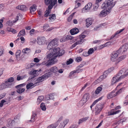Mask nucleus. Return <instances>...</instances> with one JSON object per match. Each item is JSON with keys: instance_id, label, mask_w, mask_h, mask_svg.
Here are the masks:
<instances>
[{"instance_id": "nucleus-1", "label": "nucleus", "mask_w": 128, "mask_h": 128, "mask_svg": "<svg viewBox=\"0 0 128 128\" xmlns=\"http://www.w3.org/2000/svg\"><path fill=\"white\" fill-rule=\"evenodd\" d=\"M65 53L64 50H61L59 48H54L52 51L47 56V58H49V60H46L43 62L42 64L46 66L53 64L57 62V60L56 58L57 57L62 56Z\"/></svg>"}, {"instance_id": "nucleus-2", "label": "nucleus", "mask_w": 128, "mask_h": 128, "mask_svg": "<svg viewBox=\"0 0 128 128\" xmlns=\"http://www.w3.org/2000/svg\"><path fill=\"white\" fill-rule=\"evenodd\" d=\"M85 35L81 34L79 36L76 38L74 40L75 41H77L76 42L74 43L72 46V48H74L78 45L81 44L85 41V39H84L86 37Z\"/></svg>"}, {"instance_id": "nucleus-3", "label": "nucleus", "mask_w": 128, "mask_h": 128, "mask_svg": "<svg viewBox=\"0 0 128 128\" xmlns=\"http://www.w3.org/2000/svg\"><path fill=\"white\" fill-rule=\"evenodd\" d=\"M115 4L113 0H108L106 2L103 4L102 6L104 8H106L110 12L111 9Z\"/></svg>"}, {"instance_id": "nucleus-4", "label": "nucleus", "mask_w": 128, "mask_h": 128, "mask_svg": "<svg viewBox=\"0 0 128 128\" xmlns=\"http://www.w3.org/2000/svg\"><path fill=\"white\" fill-rule=\"evenodd\" d=\"M58 43V40L56 38H54L49 43L47 47V48L48 50H52L51 52L53 50L56 48H54L55 46H57Z\"/></svg>"}, {"instance_id": "nucleus-5", "label": "nucleus", "mask_w": 128, "mask_h": 128, "mask_svg": "<svg viewBox=\"0 0 128 128\" xmlns=\"http://www.w3.org/2000/svg\"><path fill=\"white\" fill-rule=\"evenodd\" d=\"M50 72H49L48 73H46L44 75L38 78L35 82L36 85H38L40 82L45 80L50 76Z\"/></svg>"}, {"instance_id": "nucleus-6", "label": "nucleus", "mask_w": 128, "mask_h": 128, "mask_svg": "<svg viewBox=\"0 0 128 128\" xmlns=\"http://www.w3.org/2000/svg\"><path fill=\"white\" fill-rule=\"evenodd\" d=\"M46 5H48V8L52 9V7L57 3V0H44Z\"/></svg>"}, {"instance_id": "nucleus-7", "label": "nucleus", "mask_w": 128, "mask_h": 128, "mask_svg": "<svg viewBox=\"0 0 128 128\" xmlns=\"http://www.w3.org/2000/svg\"><path fill=\"white\" fill-rule=\"evenodd\" d=\"M118 52L114 51L112 52L110 55V60L112 62H116L118 60Z\"/></svg>"}, {"instance_id": "nucleus-8", "label": "nucleus", "mask_w": 128, "mask_h": 128, "mask_svg": "<svg viewBox=\"0 0 128 128\" xmlns=\"http://www.w3.org/2000/svg\"><path fill=\"white\" fill-rule=\"evenodd\" d=\"M123 78V76H118L116 75L112 78L111 80V84L112 85H113L117 82L121 80Z\"/></svg>"}, {"instance_id": "nucleus-9", "label": "nucleus", "mask_w": 128, "mask_h": 128, "mask_svg": "<svg viewBox=\"0 0 128 128\" xmlns=\"http://www.w3.org/2000/svg\"><path fill=\"white\" fill-rule=\"evenodd\" d=\"M40 71L41 70H32L30 73V74H31V76L29 78L28 80H29L36 76L38 72Z\"/></svg>"}, {"instance_id": "nucleus-10", "label": "nucleus", "mask_w": 128, "mask_h": 128, "mask_svg": "<svg viewBox=\"0 0 128 128\" xmlns=\"http://www.w3.org/2000/svg\"><path fill=\"white\" fill-rule=\"evenodd\" d=\"M126 70L122 68L120 71L118 73L116 74L118 76H123V78H122V79L126 78L128 76Z\"/></svg>"}, {"instance_id": "nucleus-11", "label": "nucleus", "mask_w": 128, "mask_h": 128, "mask_svg": "<svg viewBox=\"0 0 128 128\" xmlns=\"http://www.w3.org/2000/svg\"><path fill=\"white\" fill-rule=\"evenodd\" d=\"M46 40L44 37H38L37 38V42L39 45H42L45 43Z\"/></svg>"}, {"instance_id": "nucleus-12", "label": "nucleus", "mask_w": 128, "mask_h": 128, "mask_svg": "<svg viewBox=\"0 0 128 128\" xmlns=\"http://www.w3.org/2000/svg\"><path fill=\"white\" fill-rule=\"evenodd\" d=\"M120 108V106H116L115 109L112 110L110 112H108V114L109 115H112L118 114L120 112V110H117Z\"/></svg>"}, {"instance_id": "nucleus-13", "label": "nucleus", "mask_w": 128, "mask_h": 128, "mask_svg": "<svg viewBox=\"0 0 128 128\" xmlns=\"http://www.w3.org/2000/svg\"><path fill=\"white\" fill-rule=\"evenodd\" d=\"M92 5V4L91 3L89 2L88 3L86 6L84 8L82 9V12L83 13H84L88 11L91 8Z\"/></svg>"}, {"instance_id": "nucleus-14", "label": "nucleus", "mask_w": 128, "mask_h": 128, "mask_svg": "<svg viewBox=\"0 0 128 128\" xmlns=\"http://www.w3.org/2000/svg\"><path fill=\"white\" fill-rule=\"evenodd\" d=\"M69 121L68 119L66 118L64 119L61 122L58 128H64L68 123Z\"/></svg>"}, {"instance_id": "nucleus-15", "label": "nucleus", "mask_w": 128, "mask_h": 128, "mask_svg": "<svg viewBox=\"0 0 128 128\" xmlns=\"http://www.w3.org/2000/svg\"><path fill=\"white\" fill-rule=\"evenodd\" d=\"M62 117H61L58 119L56 122L50 125L47 127L46 128H56L58 126V122L62 120Z\"/></svg>"}, {"instance_id": "nucleus-16", "label": "nucleus", "mask_w": 128, "mask_h": 128, "mask_svg": "<svg viewBox=\"0 0 128 128\" xmlns=\"http://www.w3.org/2000/svg\"><path fill=\"white\" fill-rule=\"evenodd\" d=\"M109 10H108L106 8L102 11L99 14L98 16L100 17H102L106 16L110 12Z\"/></svg>"}, {"instance_id": "nucleus-17", "label": "nucleus", "mask_w": 128, "mask_h": 128, "mask_svg": "<svg viewBox=\"0 0 128 128\" xmlns=\"http://www.w3.org/2000/svg\"><path fill=\"white\" fill-rule=\"evenodd\" d=\"M24 84H20L16 86V88H17V92L19 94H21L24 92L25 89L22 88L21 87L23 86Z\"/></svg>"}, {"instance_id": "nucleus-18", "label": "nucleus", "mask_w": 128, "mask_h": 128, "mask_svg": "<svg viewBox=\"0 0 128 128\" xmlns=\"http://www.w3.org/2000/svg\"><path fill=\"white\" fill-rule=\"evenodd\" d=\"M103 108V106L100 104H98L96 106L95 110L96 112V115L98 114L101 110Z\"/></svg>"}, {"instance_id": "nucleus-19", "label": "nucleus", "mask_w": 128, "mask_h": 128, "mask_svg": "<svg viewBox=\"0 0 128 128\" xmlns=\"http://www.w3.org/2000/svg\"><path fill=\"white\" fill-rule=\"evenodd\" d=\"M128 48V43L126 44L123 45L120 49L119 51H121L123 53L124 52L126 51Z\"/></svg>"}, {"instance_id": "nucleus-20", "label": "nucleus", "mask_w": 128, "mask_h": 128, "mask_svg": "<svg viewBox=\"0 0 128 128\" xmlns=\"http://www.w3.org/2000/svg\"><path fill=\"white\" fill-rule=\"evenodd\" d=\"M18 120H17L16 118H14V120L10 119L9 120L8 123L9 126L10 127H11L14 124L15 122H17Z\"/></svg>"}, {"instance_id": "nucleus-21", "label": "nucleus", "mask_w": 128, "mask_h": 128, "mask_svg": "<svg viewBox=\"0 0 128 128\" xmlns=\"http://www.w3.org/2000/svg\"><path fill=\"white\" fill-rule=\"evenodd\" d=\"M36 118L37 115L36 112H33V114L31 118V120H28V122H34L36 119Z\"/></svg>"}, {"instance_id": "nucleus-22", "label": "nucleus", "mask_w": 128, "mask_h": 128, "mask_svg": "<svg viewBox=\"0 0 128 128\" xmlns=\"http://www.w3.org/2000/svg\"><path fill=\"white\" fill-rule=\"evenodd\" d=\"M92 20L91 18H87L86 20V26L88 28L92 24Z\"/></svg>"}, {"instance_id": "nucleus-23", "label": "nucleus", "mask_w": 128, "mask_h": 128, "mask_svg": "<svg viewBox=\"0 0 128 128\" xmlns=\"http://www.w3.org/2000/svg\"><path fill=\"white\" fill-rule=\"evenodd\" d=\"M70 32L72 35H74L78 33L79 32V30L78 28H74L70 30Z\"/></svg>"}, {"instance_id": "nucleus-24", "label": "nucleus", "mask_w": 128, "mask_h": 128, "mask_svg": "<svg viewBox=\"0 0 128 128\" xmlns=\"http://www.w3.org/2000/svg\"><path fill=\"white\" fill-rule=\"evenodd\" d=\"M21 53V51L20 50H17L15 54V55L17 60H20Z\"/></svg>"}, {"instance_id": "nucleus-25", "label": "nucleus", "mask_w": 128, "mask_h": 128, "mask_svg": "<svg viewBox=\"0 0 128 128\" xmlns=\"http://www.w3.org/2000/svg\"><path fill=\"white\" fill-rule=\"evenodd\" d=\"M16 8L21 10L25 11L26 10L25 6L24 5H20L16 6Z\"/></svg>"}, {"instance_id": "nucleus-26", "label": "nucleus", "mask_w": 128, "mask_h": 128, "mask_svg": "<svg viewBox=\"0 0 128 128\" xmlns=\"http://www.w3.org/2000/svg\"><path fill=\"white\" fill-rule=\"evenodd\" d=\"M36 85L35 84V83L34 84L32 83H30L26 85V88L27 89H30L33 88Z\"/></svg>"}, {"instance_id": "nucleus-27", "label": "nucleus", "mask_w": 128, "mask_h": 128, "mask_svg": "<svg viewBox=\"0 0 128 128\" xmlns=\"http://www.w3.org/2000/svg\"><path fill=\"white\" fill-rule=\"evenodd\" d=\"M116 96V92H113L108 94L107 98L108 99H110Z\"/></svg>"}, {"instance_id": "nucleus-28", "label": "nucleus", "mask_w": 128, "mask_h": 128, "mask_svg": "<svg viewBox=\"0 0 128 128\" xmlns=\"http://www.w3.org/2000/svg\"><path fill=\"white\" fill-rule=\"evenodd\" d=\"M90 97L89 94L88 93H86L84 95L82 99L85 101L87 102L89 99Z\"/></svg>"}, {"instance_id": "nucleus-29", "label": "nucleus", "mask_w": 128, "mask_h": 128, "mask_svg": "<svg viewBox=\"0 0 128 128\" xmlns=\"http://www.w3.org/2000/svg\"><path fill=\"white\" fill-rule=\"evenodd\" d=\"M109 73L107 70L99 78V79H101V80H102L106 78L108 76V74Z\"/></svg>"}, {"instance_id": "nucleus-30", "label": "nucleus", "mask_w": 128, "mask_h": 128, "mask_svg": "<svg viewBox=\"0 0 128 128\" xmlns=\"http://www.w3.org/2000/svg\"><path fill=\"white\" fill-rule=\"evenodd\" d=\"M50 70L51 72L55 73L58 71V69L56 66H54L51 68Z\"/></svg>"}, {"instance_id": "nucleus-31", "label": "nucleus", "mask_w": 128, "mask_h": 128, "mask_svg": "<svg viewBox=\"0 0 128 128\" xmlns=\"http://www.w3.org/2000/svg\"><path fill=\"white\" fill-rule=\"evenodd\" d=\"M43 28L45 30L47 31H50L53 29L52 28H49V26L48 24H45L43 26Z\"/></svg>"}, {"instance_id": "nucleus-32", "label": "nucleus", "mask_w": 128, "mask_h": 128, "mask_svg": "<svg viewBox=\"0 0 128 128\" xmlns=\"http://www.w3.org/2000/svg\"><path fill=\"white\" fill-rule=\"evenodd\" d=\"M26 75H23L22 76L18 75L17 76V80L19 81L20 80H22L26 78Z\"/></svg>"}, {"instance_id": "nucleus-33", "label": "nucleus", "mask_w": 128, "mask_h": 128, "mask_svg": "<svg viewBox=\"0 0 128 128\" xmlns=\"http://www.w3.org/2000/svg\"><path fill=\"white\" fill-rule=\"evenodd\" d=\"M84 64H85V62H83ZM84 65H81L80 66H79L78 67V69L75 70L76 72V73H79L80 72H81L83 70V69H80V68H81Z\"/></svg>"}, {"instance_id": "nucleus-34", "label": "nucleus", "mask_w": 128, "mask_h": 128, "mask_svg": "<svg viewBox=\"0 0 128 128\" xmlns=\"http://www.w3.org/2000/svg\"><path fill=\"white\" fill-rule=\"evenodd\" d=\"M44 97L43 96H40L38 97L37 98L36 103L38 104H39L44 100Z\"/></svg>"}, {"instance_id": "nucleus-35", "label": "nucleus", "mask_w": 128, "mask_h": 128, "mask_svg": "<svg viewBox=\"0 0 128 128\" xmlns=\"http://www.w3.org/2000/svg\"><path fill=\"white\" fill-rule=\"evenodd\" d=\"M86 102L83 99H82L79 102L78 106L79 107L82 106Z\"/></svg>"}, {"instance_id": "nucleus-36", "label": "nucleus", "mask_w": 128, "mask_h": 128, "mask_svg": "<svg viewBox=\"0 0 128 128\" xmlns=\"http://www.w3.org/2000/svg\"><path fill=\"white\" fill-rule=\"evenodd\" d=\"M52 9H50L49 8L47 9L46 10L45 12V14L44 15V16L45 17H47L48 16H50V12L51 10Z\"/></svg>"}, {"instance_id": "nucleus-37", "label": "nucleus", "mask_w": 128, "mask_h": 128, "mask_svg": "<svg viewBox=\"0 0 128 128\" xmlns=\"http://www.w3.org/2000/svg\"><path fill=\"white\" fill-rule=\"evenodd\" d=\"M30 52V49L27 48H26L23 49L22 50V52L24 53L28 54Z\"/></svg>"}, {"instance_id": "nucleus-38", "label": "nucleus", "mask_w": 128, "mask_h": 128, "mask_svg": "<svg viewBox=\"0 0 128 128\" xmlns=\"http://www.w3.org/2000/svg\"><path fill=\"white\" fill-rule=\"evenodd\" d=\"M26 34L25 30H21L18 34V36H24Z\"/></svg>"}, {"instance_id": "nucleus-39", "label": "nucleus", "mask_w": 128, "mask_h": 128, "mask_svg": "<svg viewBox=\"0 0 128 128\" xmlns=\"http://www.w3.org/2000/svg\"><path fill=\"white\" fill-rule=\"evenodd\" d=\"M36 10V8L35 6H31L30 8V12L32 14H33L34 12Z\"/></svg>"}, {"instance_id": "nucleus-40", "label": "nucleus", "mask_w": 128, "mask_h": 128, "mask_svg": "<svg viewBox=\"0 0 128 128\" xmlns=\"http://www.w3.org/2000/svg\"><path fill=\"white\" fill-rule=\"evenodd\" d=\"M88 117H86L84 118H83L80 119L79 120L78 124H80V123H82V122L86 121L88 118Z\"/></svg>"}, {"instance_id": "nucleus-41", "label": "nucleus", "mask_w": 128, "mask_h": 128, "mask_svg": "<svg viewBox=\"0 0 128 128\" xmlns=\"http://www.w3.org/2000/svg\"><path fill=\"white\" fill-rule=\"evenodd\" d=\"M50 19V21H52L56 19V16L54 14H52L50 16V17L49 18Z\"/></svg>"}, {"instance_id": "nucleus-42", "label": "nucleus", "mask_w": 128, "mask_h": 128, "mask_svg": "<svg viewBox=\"0 0 128 128\" xmlns=\"http://www.w3.org/2000/svg\"><path fill=\"white\" fill-rule=\"evenodd\" d=\"M102 89V88L100 87H98L95 91V94H99L100 92L101 91Z\"/></svg>"}, {"instance_id": "nucleus-43", "label": "nucleus", "mask_w": 128, "mask_h": 128, "mask_svg": "<svg viewBox=\"0 0 128 128\" xmlns=\"http://www.w3.org/2000/svg\"><path fill=\"white\" fill-rule=\"evenodd\" d=\"M126 55H124L118 58V62L120 61H122L124 60L126 57Z\"/></svg>"}, {"instance_id": "nucleus-44", "label": "nucleus", "mask_w": 128, "mask_h": 128, "mask_svg": "<svg viewBox=\"0 0 128 128\" xmlns=\"http://www.w3.org/2000/svg\"><path fill=\"white\" fill-rule=\"evenodd\" d=\"M40 107L43 110H45L46 109V106L44 105V104L42 102L40 104Z\"/></svg>"}, {"instance_id": "nucleus-45", "label": "nucleus", "mask_w": 128, "mask_h": 128, "mask_svg": "<svg viewBox=\"0 0 128 128\" xmlns=\"http://www.w3.org/2000/svg\"><path fill=\"white\" fill-rule=\"evenodd\" d=\"M94 52V49L93 48H90L88 51V53L89 56L92 54Z\"/></svg>"}, {"instance_id": "nucleus-46", "label": "nucleus", "mask_w": 128, "mask_h": 128, "mask_svg": "<svg viewBox=\"0 0 128 128\" xmlns=\"http://www.w3.org/2000/svg\"><path fill=\"white\" fill-rule=\"evenodd\" d=\"M7 88L4 83L2 84L0 86V89L3 90Z\"/></svg>"}, {"instance_id": "nucleus-47", "label": "nucleus", "mask_w": 128, "mask_h": 128, "mask_svg": "<svg viewBox=\"0 0 128 128\" xmlns=\"http://www.w3.org/2000/svg\"><path fill=\"white\" fill-rule=\"evenodd\" d=\"M22 15L21 14H20L18 15L16 17L15 20H14L13 21V23H15L18 20V18L19 17L21 18L22 17Z\"/></svg>"}, {"instance_id": "nucleus-48", "label": "nucleus", "mask_w": 128, "mask_h": 128, "mask_svg": "<svg viewBox=\"0 0 128 128\" xmlns=\"http://www.w3.org/2000/svg\"><path fill=\"white\" fill-rule=\"evenodd\" d=\"M4 83L7 88L9 87L12 84V82H10L8 81H6Z\"/></svg>"}, {"instance_id": "nucleus-49", "label": "nucleus", "mask_w": 128, "mask_h": 128, "mask_svg": "<svg viewBox=\"0 0 128 128\" xmlns=\"http://www.w3.org/2000/svg\"><path fill=\"white\" fill-rule=\"evenodd\" d=\"M6 102L4 100H1L0 103V107H2L4 104H6Z\"/></svg>"}, {"instance_id": "nucleus-50", "label": "nucleus", "mask_w": 128, "mask_h": 128, "mask_svg": "<svg viewBox=\"0 0 128 128\" xmlns=\"http://www.w3.org/2000/svg\"><path fill=\"white\" fill-rule=\"evenodd\" d=\"M80 0H78L76 1V2L77 4L76 5L74 8H75L78 7L80 6Z\"/></svg>"}, {"instance_id": "nucleus-51", "label": "nucleus", "mask_w": 128, "mask_h": 128, "mask_svg": "<svg viewBox=\"0 0 128 128\" xmlns=\"http://www.w3.org/2000/svg\"><path fill=\"white\" fill-rule=\"evenodd\" d=\"M4 50V49L3 47H0V56L3 54Z\"/></svg>"}, {"instance_id": "nucleus-52", "label": "nucleus", "mask_w": 128, "mask_h": 128, "mask_svg": "<svg viewBox=\"0 0 128 128\" xmlns=\"http://www.w3.org/2000/svg\"><path fill=\"white\" fill-rule=\"evenodd\" d=\"M124 90V88H122L120 89V90L116 92V95L120 94V93L122 91H123Z\"/></svg>"}, {"instance_id": "nucleus-53", "label": "nucleus", "mask_w": 128, "mask_h": 128, "mask_svg": "<svg viewBox=\"0 0 128 128\" xmlns=\"http://www.w3.org/2000/svg\"><path fill=\"white\" fill-rule=\"evenodd\" d=\"M106 46H107L106 43L104 44L100 45L99 46L98 48L99 49H101Z\"/></svg>"}, {"instance_id": "nucleus-54", "label": "nucleus", "mask_w": 128, "mask_h": 128, "mask_svg": "<svg viewBox=\"0 0 128 128\" xmlns=\"http://www.w3.org/2000/svg\"><path fill=\"white\" fill-rule=\"evenodd\" d=\"M98 4L96 3L94 5V7L93 8V10L94 11H96L98 8Z\"/></svg>"}, {"instance_id": "nucleus-55", "label": "nucleus", "mask_w": 128, "mask_h": 128, "mask_svg": "<svg viewBox=\"0 0 128 128\" xmlns=\"http://www.w3.org/2000/svg\"><path fill=\"white\" fill-rule=\"evenodd\" d=\"M114 67H112L108 68V70H107L108 73L111 72L112 71L114 70Z\"/></svg>"}, {"instance_id": "nucleus-56", "label": "nucleus", "mask_w": 128, "mask_h": 128, "mask_svg": "<svg viewBox=\"0 0 128 128\" xmlns=\"http://www.w3.org/2000/svg\"><path fill=\"white\" fill-rule=\"evenodd\" d=\"M74 13H73L70 15L68 18V22H70L74 14Z\"/></svg>"}, {"instance_id": "nucleus-57", "label": "nucleus", "mask_w": 128, "mask_h": 128, "mask_svg": "<svg viewBox=\"0 0 128 128\" xmlns=\"http://www.w3.org/2000/svg\"><path fill=\"white\" fill-rule=\"evenodd\" d=\"M124 30V28H123L122 29L118 31H117L115 34L116 36L117 35L119 34L121 32L123 31Z\"/></svg>"}, {"instance_id": "nucleus-58", "label": "nucleus", "mask_w": 128, "mask_h": 128, "mask_svg": "<svg viewBox=\"0 0 128 128\" xmlns=\"http://www.w3.org/2000/svg\"><path fill=\"white\" fill-rule=\"evenodd\" d=\"M82 55L84 56H89L88 52H84L82 54Z\"/></svg>"}, {"instance_id": "nucleus-59", "label": "nucleus", "mask_w": 128, "mask_h": 128, "mask_svg": "<svg viewBox=\"0 0 128 128\" xmlns=\"http://www.w3.org/2000/svg\"><path fill=\"white\" fill-rule=\"evenodd\" d=\"M73 60L72 59H70L68 60L66 62V64L67 65L69 64L72 63L73 62Z\"/></svg>"}, {"instance_id": "nucleus-60", "label": "nucleus", "mask_w": 128, "mask_h": 128, "mask_svg": "<svg viewBox=\"0 0 128 128\" xmlns=\"http://www.w3.org/2000/svg\"><path fill=\"white\" fill-rule=\"evenodd\" d=\"M76 60L78 62H79L82 61V58L80 57H78L76 59Z\"/></svg>"}, {"instance_id": "nucleus-61", "label": "nucleus", "mask_w": 128, "mask_h": 128, "mask_svg": "<svg viewBox=\"0 0 128 128\" xmlns=\"http://www.w3.org/2000/svg\"><path fill=\"white\" fill-rule=\"evenodd\" d=\"M14 78H13L11 77L8 79L7 81L10 82H12L14 81Z\"/></svg>"}, {"instance_id": "nucleus-62", "label": "nucleus", "mask_w": 128, "mask_h": 128, "mask_svg": "<svg viewBox=\"0 0 128 128\" xmlns=\"http://www.w3.org/2000/svg\"><path fill=\"white\" fill-rule=\"evenodd\" d=\"M102 80H101V79H99V78L96 80L95 81L94 83L95 84H97L100 82Z\"/></svg>"}, {"instance_id": "nucleus-63", "label": "nucleus", "mask_w": 128, "mask_h": 128, "mask_svg": "<svg viewBox=\"0 0 128 128\" xmlns=\"http://www.w3.org/2000/svg\"><path fill=\"white\" fill-rule=\"evenodd\" d=\"M6 23L8 25L10 26H12L13 24L12 22L10 21H9L7 22Z\"/></svg>"}, {"instance_id": "nucleus-64", "label": "nucleus", "mask_w": 128, "mask_h": 128, "mask_svg": "<svg viewBox=\"0 0 128 128\" xmlns=\"http://www.w3.org/2000/svg\"><path fill=\"white\" fill-rule=\"evenodd\" d=\"M6 94L5 93H3L2 94H0V98L1 99L3 98L6 96Z\"/></svg>"}]
</instances>
